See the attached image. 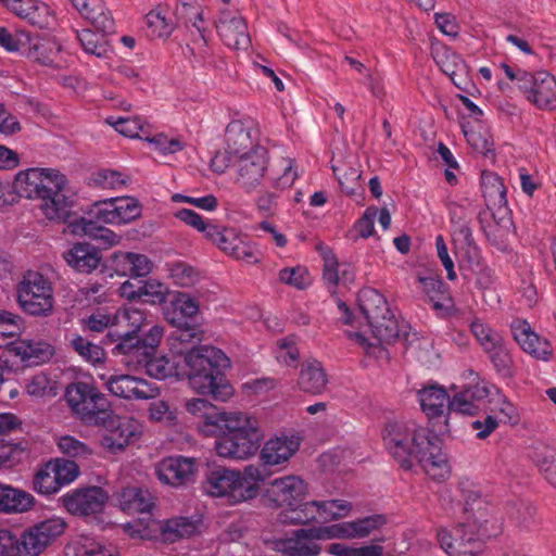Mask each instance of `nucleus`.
<instances>
[{"mask_svg":"<svg viewBox=\"0 0 556 556\" xmlns=\"http://www.w3.org/2000/svg\"><path fill=\"white\" fill-rule=\"evenodd\" d=\"M185 407L201 434L216 438L218 456L244 460L258 450L263 434L258 420L249 413L225 412L205 399L188 400Z\"/></svg>","mask_w":556,"mask_h":556,"instance_id":"f257e3e1","label":"nucleus"},{"mask_svg":"<svg viewBox=\"0 0 556 556\" xmlns=\"http://www.w3.org/2000/svg\"><path fill=\"white\" fill-rule=\"evenodd\" d=\"M185 407L201 434L216 438L218 456L244 460L258 450L263 434L258 420L249 413L225 412L205 399L188 400Z\"/></svg>","mask_w":556,"mask_h":556,"instance_id":"f03ea898","label":"nucleus"},{"mask_svg":"<svg viewBox=\"0 0 556 556\" xmlns=\"http://www.w3.org/2000/svg\"><path fill=\"white\" fill-rule=\"evenodd\" d=\"M124 363L126 366H143L150 377L159 380L184 376L195 393L210 395L215 401L227 402L235 393L232 386L219 371L230 366V359L220 349L212 345H199L188 351L184 357L186 369L182 374L166 356H150L146 361L138 358Z\"/></svg>","mask_w":556,"mask_h":556,"instance_id":"7ed1b4c3","label":"nucleus"},{"mask_svg":"<svg viewBox=\"0 0 556 556\" xmlns=\"http://www.w3.org/2000/svg\"><path fill=\"white\" fill-rule=\"evenodd\" d=\"M382 439L389 454L404 470H410L417 462L432 479L443 480L450 466L441 441L428 429L415 422H388Z\"/></svg>","mask_w":556,"mask_h":556,"instance_id":"20e7f679","label":"nucleus"},{"mask_svg":"<svg viewBox=\"0 0 556 556\" xmlns=\"http://www.w3.org/2000/svg\"><path fill=\"white\" fill-rule=\"evenodd\" d=\"M66 176L50 167H31L15 175L12 188L20 197L40 200L39 208L49 220L67 222L71 201L64 194Z\"/></svg>","mask_w":556,"mask_h":556,"instance_id":"39448f33","label":"nucleus"},{"mask_svg":"<svg viewBox=\"0 0 556 556\" xmlns=\"http://www.w3.org/2000/svg\"><path fill=\"white\" fill-rule=\"evenodd\" d=\"M386 523L382 515L367 516L352 521L294 531L292 538L275 542L282 556H318L321 546L317 541L333 539H362Z\"/></svg>","mask_w":556,"mask_h":556,"instance_id":"423d86ee","label":"nucleus"},{"mask_svg":"<svg viewBox=\"0 0 556 556\" xmlns=\"http://www.w3.org/2000/svg\"><path fill=\"white\" fill-rule=\"evenodd\" d=\"M308 494L307 483L299 476L287 475L269 481L263 492L265 507L279 510L277 520L282 525L301 526L300 509Z\"/></svg>","mask_w":556,"mask_h":556,"instance_id":"0eeeda50","label":"nucleus"},{"mask_svg":"<svg viewBox=\"0 0 556 556\" xmlns=\"http://www.w3.org/2000/svg\"><path fill=\"white\" fill-rule=\"evenodd\" d=\"M24 330L23 318L8 311H0V349H7L23 362L42 363L52 354V346L43 341L20 339Z\"/></svg>","mask_w":556,"mask_h":556,"instance_id":"6e6552de","label":"nucleus"},{"mask_svg":"<svg viewBox=\"0 0 556 556\" xmlns=\"http://www.w3.org/2000/svg\"><path fill=\"white\" fill-rule=\"evenodd\" d=\"M358 307L376 339L391 343L399 338L401 327L390 312L386 298L376 289L365 288L358 293Z\"/></svg>","mask_w":556,"mask_h":556,"instance_id":"1a4fd4ad","label":"nucleus"},{"mask_svg":"<svg viewBox=\"0 0 556 556\" xmlns=\"http://www.w3.org/2000/svg\"><path fill=\"white\" fill-rule=\"evenodd\" d=\"M22 309L34 316H48L54 304L50 281L38 271H27L17 288Z\"/></svg>","mask_w":556,"mask_h":556,"instance_id":"9d476101","label":"nucleus"},{"mask_svg":"<svg viewBox=\"0 0 556 556\" xmlns=\"http://www.w3.org/2000/svg\"><path fill=\"white\" fill-rule=\"evenodd\" d=\"M108 501V492L96 485L74 489L60 497L62 506L72 516L94 519L103 513Z\"/></svg>","mask_w":556,"mask_h":556,"instance_id":"9b49d317","label":"nucleus"},{"mask_svg":"<svg viewBox=\"0 0 556 556\" xmlns=\"http://www.w3.org/2000/svg\"><path fill=\"white\" fill-rule=\"evenodd\" d=\"M441 548L448 556H480L483 552V541L472 527L459 523L451 529L441 527L437 531Z\"/></svg>","mask_w":556,"mask_h":556,"instance_id":"f8f14e48","label":"nucleus"},{"mask_svg":"<svg viewBox=\"0 0 556 556\" xmlns=\"http://www.w3.org/2000/svg\"><path fill=\"white\" fill-rule=\"evenodd\" d=\"M67 522L62 517L45 519L27 529L18 541L20 556H38L48 545L62 535Z\"/></svg>","mask_w":556,"mask_h":556,"instance_id":"ddd939ff","label":"nucleus"},{"mask_svg":"<svg viewBox=\"0 0 556 556\" xmlns=\"http://www.w3.org/2000/svg\"><path fill=\"white\" fill-rule=\"evenodd\" d=\"M65 400L75 415L90 422L105 412V396L91 383L76 381L67 386Z\"/></svg>","mask_w":556,"mask_h":556,"instance_id":"4468645a","label":"nucleus"},{"mask_svg":"<svg viewBox=\"0 0 556 556\" xmlns=\"http://www.w3.org/2000/svg\"><path fill=\"white\" fill-rule=\"evenodd\" d=\"M227 255L247 264L258 263L255 247L235 228L220 227L213 224L205 237Z\"/></svg>","mask_w":556,"mask_h":556,"instance_id":"2eb2a0df","label":"nucleus"},{"mask_svg":"<svg viewBox=\"0 0 556 556\" xmlns=\"http://www.w3.org/2000/svg\"><path fill=\"white\" fill-rule=\"evenodd\" d=\"M103 387L112 395L124 400H150L159 394V389L142 378L126 374H99Z\"/></svg>","mask_w":556,"mask_h":556,"instance_id":"dca6fc26","label":"nucleus"},{"mask_svg":"<svg viewBox=\"0 0 556 556\" xmlns=\"http://www.w3.org/2000/svg\"><path fill=\"white\" fill-rule=\"evenodd\" d=\"M91 214L103 224L123 225L141 215L139 202L131 197L111 198L93 203Z\"/></svg>","mask_w":556,"mask_h":556,"instance_id":"f3484780","label":"nucleus"},{"mask_svg":"<svg viewBox=\"0 0 556 556\" xmlns=\"http://www.w3.org/2000/svg\"><path fill=\"white\" fill-rule=\"evenodd\" d=\"M232 159H237V184L248 192L254 190L267 168V151L263 147H256Z\"/></svg>","mask_w":556,"mask_h":556,"instance_id":"a211bd4d","label":"nucleus"},{"mask_svg":"<svg viewBox=\"0 0 556 556\" xmlns=\"http://www.w3.org/2000/svg\"><path fill=\"white\" fill-rule=\"evenodd\" d=\"M352 504L345 500L307 501L303 509H300L301 526L315 521L330 522L343 519L350 515Z\"/></svg>","mask_w":556,"mask_h":556,"instance_id":"6ab92c4d","label":"nucleus"},{"mask_svg":"<svg viewBox=\"0 0 556 556\" xmlns=\"http://www.w3.org/2000/svg\"><path fill=\"white\" fill-rule=\"evenodd\" d=\"M302 438L294 432H281L268 439L261 452L260 459L265 466L286 464L299 451Z\"/></svg>","mask_w":556,"mask_h":556,"instance_id":"aec40b11","label":"nucleus"},{"mask_svg":"<svg viewBox=\"0 0 556 556\" xmlns=\"http://www.w3.org/2000/svg\"><path fill=\"white\" fill-rule=\"evenodd\" d=\"M164 336V327L161 325H153L143 338L126 339L124 342H118L114 348L117 354L125 356L124 361L141 359L146 361L147 357L154 356L156 349L162 342Z\"/></svg>","mask_w":556,"mask_h":556,"instance_id":"412c9836","label":"nucleus"},{"mask_svg":"<svg viewBox=\"0 0 556 556\" xmlns=\"http://www.w3.org/2000/svg\"><path fill=\"white\" fill-rule=\"evenodd\" d=\"M111 429L101 439V446L109 452L123 451L131 441L141 434L142 426L132 417H115L111 421Z\"/></svg>","mask_w":556,"mask_h":556,"instance_id":"4be33fe9","label":"nucleus"},{"mask_svg":"<svg viewBox=\"0 0 556 556\" xmlns=\"http://www.w3.org/2000/svg\"><path fill=\"white\" fill-rule=\"evenodd\" d=\"M447 208L454 241L471 247L473 237L470 225L476 213L472 201L466 198L459 201H452L448 203Z\"/></svg>","mask_w":556,"mask_h":556,"instance_id":"5701e85b","label":"nucleus"},{"mask_svg":"<svg viewBox=\"0 0 556 556\" xmlns=\"http://www.w3.org/2000/svg\"><path fill=\"white\" fill-rule=\"evenodd\" d=\"M238 481L237 469L219 467L206 475L203 488L210 496L224 498L228 504L236 505L239 504Z\"/></svg>","mask_w":556,"mask_h":556,"instance_id":"b1692460","label":"nucleus"},{"mask_svg":"<svg viewBox=\"0 0 556 556\" xmlns=\"http://www.w3.org/2000/svg\"><path fill=\"white\" fill-rule=\"evenodd\" d=\"M491 389L492 387L484 381L465 386L452 396L447 410L469 416L476 415L480 409L481 402L491 395Z\"/></svg>","mask_w":556,"mask_h":556,"instance_id":"393cba45","label":"nucleus"},{"mask_svg":"<svg viewBox=\"0 0 556 556\" xmlns=\"http://www.w3.org/2000/svg\"><path fill=\"white\" fill-rule=\"evenodd\" d=\"M176 15L185 23H191L198 30V36L192 39V46L189 47L191 54L199 62L207 61L212 53L207 45L206 29L202 27L203 16L199 8L182 2L176 7Z\"/></svg>","mask_w":556,"mask_h":556,"instance_id":"a878e982","label":"nucleus"},{"mask_svg":"<svg viewBox=\"0 0 556 556\" xmlns=\"http://www.w3.org/2000/svg\"><path fill=\"white\" fill-rule=\"evenodd\" d=\"M155 471L161 482L172 486H179L191 480L195 471V463L193 458L170 456L162 459L157 464Z\"/></svg>","mask_w":556,"mask_h":556,"instance_id":"bb28decb","label":"nucleus"},{"mask_svg":"<svg viewBox=\"0 0 556 556\" xmlns=\"http://www.w3.org/2000/svg\"><path fill=\"white\" fill-rule=\"evenodd\" d=\"M255 123L251 118L232 119L225 130L226 153L231 157L245 153L257 146L253 142L252 132Z\"/></svg>","mask_w":556,"mask_h":556,"instance_id":"cd10ccee","label":"nucleus"},{"mask_svg":"<svg viewBox=\"0 0 556 556\" xmlns=\"http://www.w3.org/2000/svg\"><path fill=\"white\" fill-rule=\"evenodd\" d=\"M511 333L518 345L538 359H548L553 355L549 342L541 339L527 320L516 319L510 325Z\"/></svg>","mask_w":556,"mask_h":556,"instance_id":"c85d7f7f","label":"nucleus"},{"mask_svg":"<svg viewBox=\"0 0 556 556\" xmlns=\"http://www.w3.org/2000/svg\"><path fill=\"white\" fill-rule=\"evenodd\" d=\"M147 324V314L144 311L128 305L117 309L113 314L114 333L118 342L126 339H134L139 330Z\"/></svg>","mask_w":556,"mask_h":556,"instance_id":"c756f323","label":"nucleus"},{"mask_svg":"<svg viewBox=\"0 0 556 556\" xmlns=\"http://www.w3.org/2000/svg\"><path fill=\"white\" fill-rule=\"evenodd\" d=\"M200 306L198 301L187 292H175L163 307L164 318L175 327L186 326L188 320L195 317Z\"/></svg>","mask_w":556,"mask_h":556,"instance_id":"7c9ffc66","label":"nucleus"},{"mask_svg":"<svg viewBox=\"0 0 556 556\" xmlns=\"http://www.w3.org/2000/svg\"><path fill=\"white\" fill-rule=\"evenodd\" d=\"M112 267L118 276L140 278L152 271L153 263L141 253L116 251L112 254Z\"/></svg>","mask_w":556,"mask_h":556,"instance_id":"2f4dec72","label":"nucleus"},{"mask_svg":"<svg viewBox=\"0 0 556 556\" xmlns=\"http://www.w3.org/2000/svg\"><path fill=\"white\" fill-rule=\"evenodd\" d=\"M216 28L227 47L236 50L249 48L251 39L243 17L239 15L224 17L218 22Z\"/></svg>","mask_w":556,"mask_h":556,"instance_id":"473e14b6","label":"nucleus"},{"mask_svg":"<svg viewBox=\"0 0 556 556\" xmlns=\"http://www.w3.org/2000/svg\"><path fill=\"white\" fill-rule=\"evenodd\" d=\"M79 14L100 33H113L114 20L103 0H70Z\"/></svg>","mask_w":556,"mask_h":556,"instance_id":"72a5a7b5","label":"nucleus"},{"mask_svg":"<svg viewBox=\"0 0 556 556\" xmlns=\"http://www.w3.org/2000/svg\"><path fill=\"white\" fill-rule=\"evenodd\" d=\"M18 17L39 28L49 27L54 16L45 2L39 0H15L10 9Z\"/></svg>","mask_w":556,"mask_h":556,"instance_id":"f704fd0d","label":"nucleus"},{"mask_svg":"<svg viewBox=\"0 0 556 556\" xmlns=\"http://www.w3.org/2000/svg\"><path fill=\"white\" fill-rule=\"evenodd\" d=\"M119 508L127 514L149 513L154 505L152 494L139 486H126L116 493Z\"/></svg>","mask_w":556,"mask_h":556,"instance_id":"c9c22d12","label":"nucleus"},{"mask_svg":"<svg viewBox=\"0 0 556 556\" xmlns=\"http://www.w3.org/2000/svg\"><path fill=\"white\" fill-rule=\"evenodd\" d=\"M64 260L75 270L89 274L98 268L101 256L94 247L87 243H76L64 253Z\"/></svg>","mask_w":556,"mask_h":556,"instance_id":"e433bc0d","label":"nucleus"},{"mask_svg":"<svg viewBox=\"0 0 556 556\" xmlns=\"http://www.w3.org/2000/svg\"><path fill=\"white\" fill-rule=\"evenodd\" d=\"M327 375L320 362L307 361L302 364L298 378L299 388L311 394H320L326 389Z\"/></svg>","mask_w":556,"mask_h":556,"instance_id":"4c0bfd02","label":"nucleus"},{"mask_svg":"<svg viewBox=\"0 0 556 556\" xmlns=\"http://www.w3.org/2000/svg\"><path fill=\"white\" fill-rule=\"evenodd\" d=\"M238 475V501L239 504L254 500L260 493L262 483L265 481V475L257 465H248L242 471L237 470Z\"/></svg>","mask_w":556,"mask_h":556,"instance_id":"58836bf2","label":"nucleus"},{"mask_svg":"<svg viewBox=\"0 0 556 556\" xmlns=\"http://www.w3.org/2000/svg\"><path fill=\"white\" fill-rule=\"evenodd\" d=\"M418 401L429 418H437L447 409L451 399L443 387L428 386L418 392Z\"/></svg>","mask_w":556,"mask_h":556,"instance_id":"ea45409f","label":"nucleus"},{"mask_svg":"<svg viewBox=\"0 0 556 556\" xmlns=\"http://www.w3.org/2000/svg\"><path fill=\"white\" fill-rule=\"evenodd\" d=\"M68 228L76 236L86 235L102 242L104 248L116 245L121 241V237L111 229L98 227L92 220L85 217L67 220Z\"/></svg>","mask_w":556,"mask_h":556,"instance_id":"a19ab883","label":"nucleus"},{"mask_svg":"<svg viewBox=\"0 0 556 556\" xmlns=\"http://www.w3.org/2000/svg\"><path fill=\"white\" fill-rule=\"evenodd\" d=\"M488 415H493L498 422L515 425L519 420L516 406L498 389L492 387L488 399Z\"/></svg>","mask_w":556,"mask_h":556,"instance_id":"79ce46f5","label":"nucleus"},{"mask_svg":"<svg viewBox=\"0 0 556 556\" xmlns=\"http://www.w3.org/2000/svg\"><path fill=\"white\" fill-rule=\"evenodd\" d=\"M324 261L323 278L330 292H334L340 283L348 286L354 281L355 273L350 265H340L333 255L325 256Z\"/></svg>","mask_w":556,"mask_h":556,"instance_id":"37998d69","label":"nucleus"},{"mask_svg":"<svg viewBox=\"0 0 556 556\" xmlns=\"http://www.w3.org/2000/svg\"><path fill=\"white\" fill-rule=\"evenodd\" d=\"M556 80L553 75L540 71L536 73L535 86H533L528 99L541 109H553L556 100Z\"/></svg>","mask_w":556,"mask_h":556,"instance_id":"c03bdc74","label":"nucleus"},{"mask_svg":"<svg viewBox=\"0 0 556 556\" xmlns=\"http://www.w3.org/2000/svg\"><path fill=\"white\" fill-rule=\"evenodd\" d=\"M481 191L489 207H502L506 204V188L496 173H482Z\"/></svg>","mask_w":556,"mask_h":556,"instance_id":"a18cd8bd","label":"nucleus"},{"mask_svg":"<svg viewBox=\"0 0 556 556\" xmlns=\"http://www.w3.org/2000/svg\"><path fill=\"white\" fill-rule=\"evenodd\" d=\"M418 282L422 293L426 295L432 308L440 311L444 303L450 301V294L446 285L435 276L418 277Z\"/></svg>","mask_w":556,"mask_h":556,"instance_id":"49530a36","label":"nucleus"},{"mask_svg":"<svg viewBox=\"0 0 556 556\" xmlns=\"http://www.w3.org/2000/svg\"><path fill=\"white\" fill-rule=\"evenodd\" d=\"M105 34L106 33L99 34L90 29H83L77 33V39L87 54L106 59L110 56L112 49Z\"/></svg>","mask_w":556,"mask_h":556,"instance_id":"de8ad7c7","label":"nucleus"},{"mask_svg":"<svg viewBox=\"0 0 556 556\" xmlns=\"http://www.w3.org/2000/svg\"><path fill=\"white\" fill-rule=\"evenodd\" d=\"M27 56L41 65L53 66L61 51L60 45L52 39H38L29 43Z\"/></svg>","mask_w":556,"mask_h":556,"instance_id":"09e8293b","label":"nucleus"},{"mask_svg":"<svg viewBox=\"0 0 556 556\" xmlns=\"http://www.w3.org/2000/svg\"><path fill=\"white\" fill-rule=\"evenodd\" d=\"M434 61L441 71L451 78L453 84L457 88L463 89L460 83L456 80V76L465 73L466 70L463 59L456 52L444 48L435 52Z\"/></svg>","mask_w":556,"mask_h":556,"instance_id":"8fccbe9b","label":"nucleus"},{"mask_svg":"<svg viewBox=\"0 0 556 556\" xmlns=\"http://www.w3.org/2000/svg\"><path fill=\"white\" fill-rule=\"evenodd\" d=\"M72 556H116V548L90 536H80L72 545Z\"/></svg>","mask_w":556,"mask_h":556,"instance_id":"3c124183","label":"nucleus"},{"mask_svg":"<svg viewBox=\"0 0 556 556\" xmlns=\"http://www.w3.org/2000/svg\"><path fill=\"white\" fill-rule=\"evenodd\" d=\"M470 330L484 353L492 351L504 342L502 334L486 323L475 319L470 324Z\"/></svg>","mask_w":556,"mask_h":556,"instance_id":"603ef678","label":"nucleus"},{"mask_svg":"<svg viewBox=\"0 0 556 556\" xmlns=\"http://www.w3.org/2000/svg\"><path fill=\"white\" fill-rule=\"evenodd\" d=\"M33 485L34 490L42 495H52L62 489L50 460L36 471L33 479Z\"/></svg>","mask_w":556,"mask_h":556,"instance_id":"864d4df0","label":"nucleus"},{"mask_svg":"<svg viewBox=\"0 0 556 556\" xmlns=\"http://www.w3.org/2000/svg\"><path fill=\"white\" fill-rule=\"evenodd\" d=\"M25 391L31 397L56 395V382L45 372H38L25 381Z\"/></svg>","mask_w":556,"mask_h":556,"instance_id":"5fc2aeb1","label":"nucleus"},{"mask_svg":"<svg viewBox=\"0 0 556 556\" xmlns=\"http://www.w3.org/2000/svg\"><path fill=\"white\" fill-rule=\"evenodd\" d=\"M555 450L543 443H536L533 447L532 458L539 469L544 473L549 483L554 484L556 468L554 464Z\"/></svg>","mask_w":556,"mask_h":556,"instance_id":"6e6d98bb","label":"nucleus"},{"mask_svg":"<svg viewBox=\"0 0 556 556\" xmlns=\"http://www.w3.org/2000/svg\"><path fill=\"white\" fill-rule=\"evenodd\" d=\"M106 123L116 131L128 138L143 139L148 131L144 129V122L136 117H108Z\"/></svg>","mask_w":556,"mask_h":556,"instance_id":"4d7b16f0","label":"nucleus"},{"mask_svg":"<svg viewBox=\"0 0 556 556\" xmlns=\"http://www.w3.org/2000/svg\"><path fill=\"white\" fill-rule=\"evenodd\" d=\"M146 23L152 38H168L174 30V24L161 9L151 10L146 15Z\"/></svg>","mask_w":556,"mask_h":556,"instance_id":"13d9d810","label":"nucleus"},{"mask_svg":"<svg viewBox=\"0 0 556 556\" xmlns=\"http://www.w3.org/2000/svg\"><path fill=\"white\" fill-rule=\"evenodd\" d=\"M327 552L333 556H382L383 547L376 543L357 547L343 543H332L328 546Z\"/></svg>","mask_w":556,"mask_h":556,"instance_id":"bf43d9fd","label":"nucleus"},{"mask_svg":"<svg viewBox=\"0 0 556 556\" xmlns=\"http://www.w3.org/2000/svg\"><path fill=\"white\" fill-rule=\"evenodd\" d=\"M162 531L170 540L189 538L198 531V523L187 517H177L166 520Z\"/></svg>","mask_w":556,"mask_h":556,"instance_id":"052dcab7","label":"nucleus"},{"mask_svg":"<svg viewBox=\"0 0 556 556\" xmlns=\"http://www.w3.org/2000/svg\"><path fill=\"white\" fill-rule=\"evenodd\" d=\"M56 446L63 455L77 458L87 459L92 455V450L83 441L73 435H61L56 439Z\"/></svg>","mask_w":556,"mask_h":556,"instance_id":"680f3d73","label":"nucleus"},{"mask_svg":"<svg viewBox=\"0 0 556 556\" xmlns=\"http://www.w3.org/2000/svg\"><path fill=\"white\" fill-rule=\"evenodd\" d=\"M71 345L79 356L92 365L100 364L105 358V352L100 345L88 341L81 336H75L71 341Z\"/></svg>","mask_w":556,"mask_h":556,"instance_id":"e2e57ef3","label":"nucleus"},{"mask_svg":"<svg viewBox=\"0 0 556 556\" xmlns=\"http://www.w3.org/2000/svg\"><path fill=\"white\" fill-rule=\"evenodd\" d=\"M334 175L338 178L341 190L351 198H362L363 188L361 185V172L357 168L349 167L341 175L337 167H332Z\"/></svg>","mask_w":556,"mask_h":556,"instance_id":"0e129e2a","label":"nucleus"},{"mask_svg":"<svg viewBox=\"0 0 556 556\" xmlns=\"http://www.w3.org/2000/svg\"><path fill=\"white\" fill-rule=\"evenodd\" d=\"M276 358L279 363L292 366L300 358L298 339L294 336L281 338L276 342Z\"/></svg>","mask_w":556,"mask_h":556,"instance_id":"69168bd1","label":"nucleus"},{"mask_svg":"<svg viewBox=\"0 0 556 556\" xmlns=\"http://www.w3.org/2000/svg\"><path fill=\"white\" fill-rule=\"evenodd\" d=\"M33 496L24 491L10 490L0 502V510L24 511L33 505Z\"/></svg>","mask_w":556,"mask_h":556,"instance_id":"338daca9","label":"nucleus"},{"mask_svg":"<svg viewBox=\"0 0 556 556\" xmlns=\"http://www.w3.org/2000/svg\"><path fill=\"white\" fill-rule=\"evenodd\" d=\"M168 288L154 279L140 282V300L150 304H163L166 302Z\"/></svg>","mask_w":556,"mask_h":556,"instance_id":"774afa93","label":"nucleus"}]
</instances>
